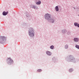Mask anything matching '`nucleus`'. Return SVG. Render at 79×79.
<instances>
[{
    "instance_id": "ddd939ff",
    "label": "nucleus",
    "mask_w": 79,
    "mask_h": 79,
    "mask_svg": "<svg viewBox=\"0 0 79 79\" xmlns=\"http://www.w3.org/2000/svg\"><path fill=\"white\" fill-rule=\"evenodd\" d=\"M53 48H54V46L53 45L51 46L50 47V48L51 49H53Z\"/></svg>"
},
{
    "instance_id": "9b49d317",
    "label": "nucleus",
    "mask_w": 79,
    "mask_h": 79,
    "mask_svg": "<svg viewBox=\"0 0 79 79\" xmlns=\"http://www.w3.org/2000/svg\"><path fill=\"white\" fill-rule=\"evenodd\" d=\"M6 39V38L2 36L1 37V39H2L3 40H5Z\"/></svg>"
},
{
    "instance_id": "f3484780",
    "label": "nucleus",
    "mask_w": 79,
    "mask_h": 79,
    "mask_svg": "<svg viewBox=\"0 0 79 79\" xmlns=\"http://www.w3.org/2000/svg\"><path fill=\"white\" fill-rule=\"evenodd\" d=\"M59 10H61L62 9V8H61V6H59Z\"/></svg>"
},
{
    "instance_id": "4be33fe9",
    "label": "nucleus",
    "mask_w": 79,
    "mask_h": 79,
    "mask_svg": "<svg viewBox=\"0 0 79 79\" xmlns=\"http://www.w3.org/2000/svg\"><path fill=\"white\" fill-rule=\"evenodd\" d=\"M78 10H79V9H78Z\"/></svg>"
},
{
    "instance_id": "a211bd4d",
    "label": "nucleus",
    "mask_w": 79,
    "mask_h": 79,
    "mask_svg": "<svg viewBox=\"0 0 79 79\" xmlns=\"http://www.w3.org/2000/svg\"><path fill=\"white\" fill-rule=\"evenodd\" d=\"M38 72H41L42 70L41 69H39L37 70Z\"/></svg>"
},
{
    "instance_id": "f8f14e48",
    "label": "nucleus",
    "mask_w": 79,
    "mask_h": 79,
    "mask_svg": "<svg viewBox=\"0 0 79 79\" xmlns=\"http://www.w3.org/2000/svg\"><path fill=\"white\" fill-rule=\"evenodd\" d=\"M55 9H56V10H59L58 6H56Z\"/></svg>"
},
{
    "instance_id": "4468645a",
    "label": "nucleus",
    "mask_w": 79,
    "mask_h": 79,
    "mask_svg": "<svg viewBox=\"0 0 79 79\" xmlns=\"http://www.w3.org/2000/svg\"><path fill=\"white\" fill-rule=\"evenodd\" d=\"M76 48H78V49H79V46L78 45H76Z\"/></svg>"
},
{
    "instance_id": "1a4fd4ad",
    "label": "nucleus",
    "mask_w": 79,
    "mask_h": 79,
    "mask_svg": "<svg viewBox=\"0 0 79 79\" xmlns=\"http://www.w3.org/2000/svg\"><path fill=\"white\" fill-rule=\"evenodd\" d=\"M74 41L75 42H78L79 40L77 38H74Z\"/></svg>"
},
{
    "instance_id": "6e6552de",
    "label": "nucleus",
    "mask_w": 79,
    "mask_h": 79,
    "mask_svg": "<svg viewBox=\"0 0 79 79\" xmlns=\"http://www.w3.org/2000/svg\"><path fill=\"white\" fill-rule=\"evenodd\" d=\"M36 5H40L41 4V1H39L38 2L36 3Z\"/></svg>"
},
{
    "instance_id": "7ed1b4c3",
    "label": "nucleus",
    "mask_w": 79,
    "mask_h": 79,
    "mask_svg": "<svg viewBox=\"0 0 79 79\" xmlns=\"http://www.w3.org/2000/svg\"><path fill=\"white\" fill-rule=\"evenodd\" d=\"M7 61H8L7 63L8 64H11L12 63H13V60L11 58H8V59H7Z\"/></svg>"
},
{
    "instance_id": "0eeeda50",
    "label": "nucleus",
    "mask_w": 79,
    "mask_h": 79,
    "mask_svg": "<svg viewBox=\"0 0 79 79\" xmlns=\"http://www.w3.org/2000/svg\"><path fill=\"white\" fill-rule=\"evenodd\" d=\"M8 12H3L2 13V14L4 16H5V15H7V14H8Z\"/></svg>"
},
{
    "instance_id": "20e7f679",
    "label": "nucleus",
    "mask_w": 79,
    "mask_h": 79,
    "mask_svg": "<svg viewBox=\"0 0 79 79\" xmlns=\"http://www.w3.org/2000/svg\"><path fill=\"white\" fill-rule=\"evenodd\" d=\"M30 7L31 8H33L35 10H38V7L37 6H35L34 5H30Z\"/></svg>"
},
{
    "instance_id": "f03ea898",
    "label": "nucleus",
    "mask_w": 79,
    "mask_h": 79,
    "mask_svg": "<svg viewBox=\"0 0 79 79\" xmlns=\"http://www.w3.org/2000/svg\"><path fill=\"white\" fill-rule=\"evenodd\" d=\"M44 17L45 19L47 20H49L51 18V17L50 16V15L48 14H46L45 15Z\"/></svg>"
},
{
    "instance_id": "2eb2a0df",
    "label": "nucleus",
    "mask_w": 79,
    "mask_h": 79,
    "mask_svg": "<svg viewBox=\"0 0 79 79\" xmlns=\"http://www.w3.org/2000/svg\"><path fill=\"white\" fill-rule=\"evenodd\" d=\"M65 48L66 49L68 48V45H66L65 46Z\"/></svg>"
},
{
    "instance_id": "f257e3e1",
    "label": "nucleus",
    "mask_w": 79,
    "mask_h": 79,
    "mask_svg": "<svg viewBox=\"0 0 79 79\" xmlns=\"http://www.w3.org/2000/svg\"><path fill=\"white\" fill-rule=\"evenodd\" d=\"M28 33L30 37H34V31L32 28H30Z\"/></svg>"
},
{
    "instance_id": "423d86ee",
    "label": "nucleus",
    "mask_w": 79,
    "mask_h": 79,
    "mask_svg": "<svg viewBox=\"0 0 79 79\" xmlns=\"http://www.w3.org/2000/svg\"><path fill=\"white\" fill-rule=\"evenodd\" d=\"M46 53L47 55H48L50 56L52 55V53H51L49 51H47L46 52Z\"/></svg>"
},
{
    "instance_id": "412c9836",
    "label": "nucleus",
    "mask_w": 79,
    "mask_h": 79,
    "mask_svg": "<svg viewBox=\"0 0 79 79\" xmlns=\"http://www.w3.org/2000/svg\"><path fill=\"white\" fill-rule=\"evenodd\" d=\"M74 9H75V7H74Z\"/></svg>"
},
{
    "instance_id": "aec40b11",
    "label": "nucleus",
    "mask_w": 79,
    "mask_h": 79,
    "mask_svg": "<svg viewBox=\"0 0 79 79\" xmlns=\"http://www.w3.org/2000/svg\"><path fill=\"white\" fill-rule=\"evenodd\" d=\"M70 56H71V55H70Z\"/></svg>"
},
{
    "instance_id": "dca6fc26",
    "label": "nucleus",
    "mask_w": 79,
    "mask_h": 79,
    "mask_svg": "<svg viewBox=\"0 0 79 79\" xmlns=\"http://www.w3.org/2000/svg\"><path fill=\"white\" fill-rule=\"evenodd\" d=\"M73 71V69H69V72H70V73H71V72H72Z\"/></svg>"
},
{
    "instance_id": "9d476101",
    "label": "nucleus",
    "mask_w": 79,
    "mask_h": 79,
    "mask_svg": "<svg viewBox=\"0 0 79 79\" xmlns=\"http://www.w3.org/2000/svg\"><path fill=\"white\" fill-rule=\"evenodd\" d=\"M74 25L75 26H77L78 27H79V24H78L77 23H74Z\"/></svg>"
},
{
    "instance_id": "6ab92c4d",
    "label": "nucleus",
    "mask_w": 79,
    "mask_h": 79,
    "mask_svg": "<svg viewBox=\"0 0 79 79\" xmlns=\"http://www.w3.org/2000/svg\"><path fill=\"white\" fill-rule=\"evenodd\" d=\"M56 11H58V10H56Z\"/></svg>"
},
{
    "instance_id": "39448f33",
    "label": "nucleus",
    "mask_w": 79,
    "mask_h": 79,
    "mask_svg": "<svg viewBox=\"0 0 79 79\" xmlns=\"http://www.w3.org/2000/svg\"><path fill=\"white\" fill-rule=\"evenodd\" d=\"M50 22H51V23H53L55 22V20L53 19L50 18L49 20H48Z\"/></svg>"
}]
</instances>
